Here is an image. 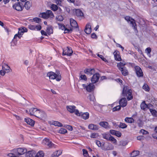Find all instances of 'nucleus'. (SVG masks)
Instances as JSON below:
<instances>
[{
	"mask_svg": "<svg viewBox=\"0 0 157 157\" xmlns=\"http://www.w3.org/2000/svg\"><path fill=\"white\" fill-rule=\"evenodd\" d=\"M97 56L99 58H100L103 61L105 62H107V60L105 58H104L103 56L101 55H99V54H97Z\"/></svg>",
	"mask_w": 157,
	"mask_h": 157,
	"instance_id": "obj_52",
	"label": "nucleus"
},
{
	"mask_svg": "<svg viewBox=\"0 0 157 157\" xmlns=\"http://www.w3.org/2000/svg\"><path fill=\"white\" fill-rule=\"evenodd\" d=\"M89 98L90 101L94 102L95 99V97L93 94H90L89 96Z\"/></svg>",
	"mask_w": 157,
	"mask_h": 157,
	"instance_id": "obj_47",
	"label": "nucleus"
},
{
	"mask_svg": "<svg viewBox=\"0 0 157 157\" xmlns=\"http://www.w3.org/2000/svg\"><path fill=\"white\" fill-rule=\"evenodd\" d=\"M44 141L45 142V144L49 147L51 148L56 147L55 145L53 144L52 142L50 141L49 139H44Z\"/></svg>",
	"mask_w": 157,
	"mask_h": 157,
	"instance_id": "obj_12",
	"label": "nucleus"
},
{
	"mask_svg": "<svg viewBox=\"0 0 157 157\" xmlns=\"http://www.w3.org/2000/svg\"><path fill=\"white\" fill-rule=\"evenodd\" d=\"M84 72L86 74L90 76L94 74V70L91 68L86 69L84 70Z\"/></svg>",
	"mask_w": 157,
	"mask_h": 157,
	"instance_id": "obj_17",
	"label": "nucleus"
},
{
	"mask_svg": "<svg viewBox=\"0 0 157 157\" xmlns=\"http://www.w3.org/2000/svg\"><path fill=\"white\" fill-rule=\"evenodd\" d=\"M6 73H7L3 69L1 70L0 71V74L2 76H4Z\"/></svg>",
	"mask_w": 157,
	"mask_h": 157,
	"instance_id": "obj_62",
	"label": "nucleus"
},
{
	"mask_svg": "<svg viewBox=\"0 0 157 157\" xmlns=\"http://www.w3.org/2000/svg\"><path fill=\"white\" fill-rule=\"evenodd\" d=\"M66 128L69 131H72L73 129L72 127L68 125H67L66 126Z\"/></svg>",
	"mask_w": 157,
	"mask_h": 157,
	"instance_id": "obj_63",
	"label": "nucleus"
},
{
	"mask_svg": "<svg viewBox=\"0 0 157 157\" xmlns=\"http://www.w3.org/2000/svg\"><path fill=\"white\" fill-rule=\"evenodd\" d=\"M2 69L3 70L5 71L7 73H8L10 72V67L7 64H4L2 66Z\"/></svg>",
	"mask_w": 157,
	"mask_h": 157,
	"instance_id": "obj_29",
	"label": "nucleus"
},
{
	"mask_svg": "<svg viewBox=\"0 0 157 157\" xmlns=\"http://www.w3.org/2000/svg\"><path fill=\"white\" fill-rule=\"evenodd\" d=\"M33 21L38 23H40L41 21V19L39 18L35 17L33 18Z\"/></svg>",
	"mask_w": 157,
	"mask_h": 157,
	"instance_id": "obj_51",
	"label": "nucleus"
},
{
	"mask_svg": "<svg viewBox=\"0 0 157 157\" xmlns=\"http://www.w3.org/2000/svg\"><path fill=\"white\" fill-rule=\"evenodd\" d=\"M22 35V34H20V33H18L14 35L13 38L15 39H16L17 41V38L19 39H21Z\"/></svg>",
	"mask_w": 157,
	"mask_h": 157,
	"instance_id": "obj_42",
	"label": "nucleus"
},
{
	"mask_svg": "<svg viewBox=\"0 0 157 157\" xmlns=\"http://www.w3.org/2000/svg\"><path fill=\"white\" fill-rule=\"evenodd\" d=\"M75 6H79L81 4V2L79 0H76L75 1V2L73 3Z\"/></svg>",
	"mask_w": 157,
	"mask_h": 157,
	"instance_id": "obj_56",
	"label": "nucleus"
},
{
	"mask_svg": "<svg viewBox=\"0 0 157 157\" xmlns=\"http://www.w3.org/2000/svg\"><path fill=\"white\" fill-rule=\"evenodd\" d=\"M51 8L52 10L56 11L58 9V6L56 5L53 4L51 5Z\"/></svg>",
	"mask_w": 157,
	"mask_h": 157,
	"instance_id": "obj_48",
	"label": "nucleus"
},
{
	"mask_svg": "<svg viewBox=\"0 0 157 157\" xmlns=\"http://www.w3.org/2000/svg\"><path fill=\"white\" fill-rule=\"evenodd\" d=\"M52 124L55 126H57L59 127H62L63 126V125L61 123L59 122L55 121L52 122Z\"/></svg>",
	"mask_w": 157,
	"mask_h": 157,
	"instance_id": "obj_41",
	"label": "nucleus"
},
{
	"mask_svg": "<svg viewBox=\"0 0 157 157\" xmlns=\"http://www.w3.org/2000/svg\"><path fill=\"white\" fill-rule=\"evenodd\" d=\"M56 19L57 21H61L63 20V18L62 16L59 15L56 17Z\"/></svg>",
	"mask_w": 157,
	"mask_h": 157,
	"instance_id": "obj_53",
	"label": "nucleus"
},
{
	"mask_svg": "<svg viewBox=\"0 0 157 157\" xmlns=\"http://www.w3.org/2000/svg\"><path fill=\"white\" fill-rule=\"evenodd\" d=\"M109 140L111 141L113 143H115L117 142V140L113 137L110 136Z\"/></svg>",
	"mask_w": 157,
	"mask_h": 157,
	"instance_id": "obj_49",
	"label": "nucleus"
},
{
	"mask_svg": "<svg viewBox=\"0 0 157 157\" xmlns=\"http://www.w3.org/2000/svg\"><path fill=\"white\" fill-rule=\"evenodd\" d=\"M125 19L128 22H130V23L132 25V27L134 28V29H136V24L135 23V20L132 18L131 17L127 16L125 17Z\"/></svg>",
	"mask_w": 157,
	"mask_h": 157,
	"instance_id": "obj_6",
	"label": "nucleus"
},
{
	"mask_svg": "<svg viewBox=\"0 0 157 157\" xmlns=\"http://www.w3.org/2000/svg\"><path fill=\"white\" fill-rule=\"evenodd\" d=\"M99 124L100 126L106 129L110 128V126L107 122L101 121L99 123Z\"/></svg>",
	"mask_w": 157,
	"mask_h": 157,
	"instance_id": "obj_18",
	"label": "nucleus"
},
{
	"mask_svg": "<svg viewBox=\"0 0 157 157\" xmlns=\"http://www.w3.org/2000/svg\"><path fill=\"white\" fill-rule=\"evenodd\" d=\"M137 122L138 125L139 127H142L143 126V123L140 119H139Z\"/></svg>",
	"mask_w": 157,
	"mask_h": 157,
	"instance_id": "obj_54",
	"label": "nucleus"
},
{
	"mask_svg": "<svg viewBox=\"0 0 157 157\" xmlns=\"http://www.w3.org/2000/svg\"><path fill=\"white\" fill-rule=\"evenodd\" d=\"M84 31L86 34H90L91 32V25L90 23H88L86 24Z\"/></svg>",
	"mask_w": 157,
	"mask_h": 157,
	"instance_id": "obj_16",
	"label": "nucleus"
},
{
	"mask_svg": "<svg viewBox=\"0 0 157 157\" xmlns=\"http://www.w3.org/2000/svg\"><path fill=\"white\" fill-rule=\"evenodd\" d=\"M143 89L145 91H149V88L148 85L147 84H144L143 86Z\"/></svg>",
	"mask_w": 157,
	"mask_h": 157,
	"instance_id": "obj_43",
	"label": "nucleus"
},
{
	"mask_svg": "<svg viewBox=\"0 0 157 157\" xmlns=\"http://www.w3.org/2000/svg\"><path fill=\"white\" fill-rule=\"evenodd\" d=\"M66 108L67 111L71 113H74L77 115H80L78 110L76 109V107L74 105L67 106Z\"/></svg>",
	"mask_w": 157,
	"mask_h": 157,
	"instance_id": "obj_4",
	"label": "nucleus"
},
{
	"mask_svg": "<svg viewBox=\"0 0 157 157\" xmlns=\"http://www.w3.org/2000/svg\"><path fill=\"white\" fill-rule=\"evenodd\" d=\"M62 153L61 150H58L56 152H54L52 155V157H58Z\"/></svg>",
	"mask_w": 157,
	"mask_h": 157,
	"instance_id": "obj_31",
	"label": "nucleus"
},
{
	"mask_svg": "<svg viewBox=\"0 0 157 157\" xmlns=\"http://www.w3.org/2000/svg\"><path fill=\"white\" fill-rule=\"evenodd\" d=\"M121 72L122 74L124 76H126L128 74V70L126 67L122 68L121 70H119Z\"/></svg>",
	"mask_w": 157,
	"mask_h": 157,
	"instance_id": "obj_30",
	"label": "nucleus"
},
{
	"mask_svg": "<svg viewBox=\"0 0 157 157\" xmlns=\"http://www.w3.org/2000/svg\"><path fill=\"white\" fill-rule=\"evenodd\" d=\"M44 156V153L42 151H40L35 155V157H43Z\"/></svg>",
	"mask_w": 157,
	"mask_h": 157,
	"instance_id": "obj_39",
	"label": "nucleus"
},
{
	"mask_svg": "<svg viewBox=\"0 0 157 157\" xmlns=\"http://www.w3.org/2000/svg\"><path fill=\"white\" fill-rule=\"evenodd\" d=\"M47 76L49 77V79H56L57 81H60L61 79V76L58 74H57L52 72L51 71L48 72L47 74Z\"/></svg>",
	"mask_w": 157,
	"mask_h": 157,
	"instance_id": "obj_2",
	"label": "nucleus"
},
{
	"mask_svg": "<svg viewBox=\"0 0 157 157\" xmlns=\"http://www.w3.org/2000/svg\"><path fill=\"white\" fill-rule=\"evenodd\" d=\"M146 52L147 55H150V53L151 52V49L150 48L148 47L146 48L145 50Z\"/></svg>",
	"mask_w": 157,
	"mask_h": 157,
	"instance_id": "obj_55",
	"label": "nucleus"
},
{
	"mask_svg": "<svg viewBox=\"0 0 157 157\" xmlns=\"http://www.w3.org/2000/svg\"><path fill=\"white\" fill-rule=\"evenodd\" d=\"M58 24L59 29L62 30H64V33H69L72 32V29H67L65 27L64 25L62 24Z\"/></svg>",
	"mask_w": 157,
	"mask_h": 157,
	"instance_id": "obj_9",
	"label": "nucleus"
},
{
	"mask_svg": "<svg viewBox=\"0 0 157 157\" xmlns=\"http://www.w3.org/2000/svg\"><path fill=\"white\" fill-rule=\"evenodd\" d=\"M56 3L58 5L61 6L62 0H55Z\"/></svg>",
	"mask_w": 157,
	"mask_h": 157,
	"instance_id": "obj_61",
	"label": "nucleus"
},
{
	"mask_svg": "<svg viewBox=\"0 0 157 157\" xmlns=\"http://www.w3.org/2000/svg\"><path fill=\"white\" fill-rule=\"evenodd\" d=\"M31 3L29 1L26 2L24 5V6L27 10H29L31 6Z\"/></svg>",
	"mask_w": 157,
	"mask_h": 157,
	"instance_id": "obj_37",
	"label": "nucleus"
},
{
	"mask_svg": "<svg viewBox=\"0 0 157 157\" xmlns=\"http://www.w3.org/2000/svg\"><path fill=\"white\" fill-rule=\"evenodd\" d=\"M80 78L81 79L84 80H86L87 78L85 75H81L80 76Z\"/></svg>",
	"mask_w": 157,
	"mask_h": 157,
	"instance_id": "obj_59",
	"label": "nucleus"
},
{
	"mask_svg": "<svg viewBox=\"0 0 157 157\" xmlns=\"http://www.w3.org/2000/svg\"><path fill=\"white\" fill-rule=\"evenodd\" d=\"M23 5L21 2H18L14 4L13 6V8L15 9L17 11H21L23 8Z\"/></svg>",
	"mask_w": 157,
	"mask_h": 157,
	"instance_id": "obj_8",
	"label": "nucleus"
},
{
	"mask_svg": "<svg viewBox=\"0 0 157 157\" xmlns=\"http://www.w3.org/2000/svg\"><path fill=\"white\" fill-rule=\"evenodd\" d=\"M75 12L76 15L78 17H82L83 15L82 12L79 9L76 10Z\"/></svg>",
	"mask_w": 157,
	"mask_h": 157,
	"instance_id": "obj_33",
	"label": "nucleus"
},
{
	"mask_svg": "<svg viewBox=\"0 0 157 157\" xmlns=\"http://www.w3.org/2000/svg\"><path fill=\"white\" fill-rule=\"evenodd\" d=\"M149 110L153 116L157 117V111L152 109H150Z\"/></svg>",
	"mask_w": 157,
	"mask_h": 157,
	"instance_id": "obj_36",
	"label": "nucleus"
},
{
	"mask_svg": "<svg viewBox=\"0 0 157 157\" xmlns=\"http://www.w3.org/2000/svg\"><path fill=\"white\" fill-rule=\"evenodd\" d=\"M38 111L39 112H37V114H36V117L40 118L46 117V114L44 111L38 109Z\"/></svg>",
	"mask_w": 157,
	"mask_h": 157,
	"instance_id": "obj_13",
	"label": "nucleus"
},
{
	"mask_svg": "<svg viewBox=\"0 0 157 157\" xmlns=\"http://www.w3.org/2000/svg\"><path fill=\"white\" fill-rule=\"evenodd\" d=\"M25 121L29 124L33 126L34 124V121L33 120L28 118H25Z\"/></svg>",
	"mask_w": 157,
	"mask_h": 157,
	"instance_id": "obj_24",
	"label": "nucleus"
},
{
	"mask_svg": "<svg viewBox=\"0 0 157 157\" xmlns=\"http://www.w3.org/2000/svg\"><path fill=\"white\" fill-rule=\"evenodd\" d=\"M110 136L109 134H104L103 135V138L104 139L109 140Z\"/></svg>",
	"mask_w": 157,
	"mask_h": 157,
	"instance_id": "obj_46",
	"label": "nucleus"
},
{
	"mask_svg": "<svg viewBox=\"0 0 157 157\" xmlns=\"http://www.w3.org/2000/svg\"><path fill=\"white\" fill-rule=\"evenodd\" d=\"M98 136L97 134L93 133L91 134L90 137L91 138H96L98 137Z\"/></svg>",
	"mask_w": 157,
	"mask_h": 157,
	"instance_id": "obj_58",
	"label": "nucleus"
},
{
	"mask_svg": "<svg viewBox=\"0 0 157 157\" xmlns=\"http://www.w3.org/2000/svg\"><path fill=\"white\" fill-rule=\"evenodd\" d=\"M119 103L121 107H124L127 105V100L125 98H123L120 100Z\"/></svg>",
	"mask_w": 157,
	"mask_h": 157,
	"instance_id": "obj_14",
	"label": "nucleus"
},
{
	"mask_svg": "<svg viewBox=\"0 0 157 157\" xmlns=\"http://www.w3.org/2000/svg\"><path fill=\"white\" fill-rule=\"evenodd\" d=\"M27 31L28 29L25 27L20 28L18 29V33L23 35L24 33L27 32Z\"/></svg>",
	"mask_w": 157,
	"mask_h": 157,
	"instance_id": "obj_28",
	"label": "nucleus"
},
{
	"mask_svg": "<svg viewBox=\"0 0 157 157\" xmlns=\"http://www.w3.org/2000/svg\"><path fill=\"white\" fill-rule=\"evenodd\" d=\"M94 87V85L92 83H90L88 85L85 86L86 90L89 92L92 91L93 90Z\"/></svg>",
	"mask_w": 157,
	"mask_h": 157,
	"instance_id": "obj_20",
	"label": "nucleus"
},
{
	"mask_svg": "<svg viewBox=\"0 0 157 157\" xmlns=\"http://www.w3.org/2000/svg\"><path fill=\"white\" fill-rule=\"evenodd\" d=\"M39 17L44 19H47L48 18H53L54 15L52 11L50 10H47L46 12L40 13Z\"/></svg>",
	"mask_w": 157,
	"mask_h": 157,
	"instance_id": "obj_3",
	"label": "nucleus"
},
{
	"mask_svg": "<svg viewBox=\"0 0 157 157\" xmlns=\"http://www.w3.org/2000/svg\"><path fill=\"white\" fill-rule=\"evenodd\" d=\"M46 32L48 35L53 33V30L51 26H48L47 28Z\"/></svg>",
	"mask_w": 157,
	"mask_h": 157,
	"instance_id": "obj_38",
	"label": "nucleus"
},
{
	"mask_svg": "<svg viewBox=\"0 0 157 157\" xmlns=\"http://www.w3.org/2000/svg\"><path fill=\"white\" fill-rule=\"evenodd\" d=\"M152 136L154 138L157 139V132H154Z\"/></svg>",
	"mask_w": 157,
	"mask_h": 157,
	"instance_id": "obj_64",
	"label": "nucleus"
},
{
	"mask_svg": "<svg viewBox=\"0 0 157 157\" xmlns=\"http://www.w3.org/2000/svg\"><path fill=\"white\" fill-rule=\"evenodd\" d=\"M58 132L61 134H65L67 133V130L64 128H61L59 131Z\"/></svg>",
	"mask_w": 157,
	"mask_h": 157,
	"instance_id": "obj_45",
	"label": "nucleus"
},
{
	"mask_svg": "<svg viewBox=\"0 0 157 157\" xmlns=\"http://www.w3.org/2000/svg\"><path fill=\"white\" fill-rule=\"evenodd\" d=\"M80 115L78 116H81V117L84 120L88 119L89 117V114L88 112L85 113H79Z\"/></svg>",
	"mask_w": 157,
	"mask_h": 157,
	"instance_id": "obj_19",
	"label": "nucleus"
},
{
	"mask_svg": "<svg viewBox=\"0 0 157 157\" xmlns=\"http://www.w3.org/2000/svg\"><path fill=\"white\" fill-rule=\"evenodd\" d=\"M100 75L97 73L94 74L91 78V81L93 84H94L98 82L100 78Z\"/></svg>",
	"mask_w": 157,
	"mask_h": 157,
	"instance_id": "obj_7",
	"label": "nucleus"
},
{
	"mask_svg": "<svg viewBox=\"0 0 157 157\" xmlns=\"http://www.w3.org/2000/svg\"><path fill=\"white\" fill-rule=\"evenodd\" d=\"M36 152L34 150H31L26 152L25 154L26 157H35Z\"/></svg>",
	"mask_w": 157,
	"mask_h": 157,
	"instance_id": "obj_15",
	"label": "nucleus"
},
{
	"mask_svg": "<svg viewBox=\"0 0 157 157\" xmlns=\"http://www.w3.org/2000/svg\"><path fill=\"white\" fill-rule=\"evenodd\" d=\"M82 151L83 155H84V156L86 157L88 154L87 151L85 149H82Z\"/></svg>",
	"mask_w": 157,
	"mask_h": 157,
	"instance_id": "obj_60",
	"label": "nucleus"
},
{
	"mask_svg": "<svg viewBox=\"0 0 157 157\" xmlns=\"http://www.w3.org/2000/svg\"><path fill=\"white\" fill-rule=\"evenodd\" d=\"M140 107L141 109L144 110L147 109V105L146 104L145 101H143L141 104Z\"/></svg>",
	"mask_w": 157,
	"mask_h": 157,
	"instance_id": "obj_34",
	"label": "nucleus"
},
{
	"mask_svg": "<svg viewBox=\"0 0 157 157\" xmlns=\"http://www.w3.org/2000/svg\"><path fill=\"white\" fill-rule=\"evenodd\" d=\"M140 132L142 133L143 135H146L148 133L147 131L143 129H142L140 130Z\"/></svg>",
	"mask_w": 157,
	"mask_h": 157,
	"instance_id": "obj_57",
	"label": "nucleus"
},
{
	"mask_svg": "<svg viewBox=\"0 0 157 157\" xmlns=\"http://www.w3.org/2000/svg\"><path fill=\"white\" fill-rule=\"evenodd\" d=\"M73 51L72 49L69 47H67L64 49H63V55H67L70 56L72 55Z\"/></svg>",
	"mask_w": 157,
	"mask_h": 157,
	"instance_id": "obj_5",
	"label": "nucleus"
},
{
	"mask_svg": "<svg viewBox=\"0 0 157 157\" xmlns=\"http://www.w3.org/2000/svg\"><path fill=\"white\" fill-rule=\"evenodd\" d=\"M125 121L127 123H132L134 122V120L132 117H126L124 119Z\"/></svg>",
	"mask_w": 157,
	"mask_h": 157,
	"instance_id": "obj_35",
	"label": "nucleus"
},
{
	"mask_svg": "<svg viewBox=\"0 0 157 157\" xmlns=\"http://www.w3.org/2000/svg\"><path fill=\"white\" fill-rule=\"evenodd\" d=\"M28 27L30 29L33 30L39 31L41 29V26L39 24L36 25H30Z\"/></svg>",
	"mask_w": 157,
	"mask_h": 157,
	"instance_id": "obj_10",
	"label": "nucleus"
},
{
	"mask_svg": "<svg viewBox=\"0 0 157 157\" xmlns=\"http://www.w3.org/2000/svg\"><path fill=\"white\" fill-rule=\"evenodd\" d=\"M113 55L114 57V59L115 60L118 61H121V59L119 55V53L118 51H115L113 52Z\"/></svg>",
	"mask_w": 157,
	"mask_h": 157,
	"instance_id": "obj_21",
	"label": "nucleus"
},
{
	"mask_svg": "<svg viewBox=\"0 0 157 157\" xmlns=\"http://www.w3.org/2000/svg\"><path fill=\"white\" fill-rule=\"evenodd\" d=\"M126 64V63L124 61L120 62L117 64V67L119 70H121L122 68L124 67V65Z\"/></svg>",
	"mask_w": 157,
	"mask_h": 157,
	"instance_id": "obj_27",
	"label": "nucleus"
},
{
	"mask_svg": "<svg viewBox=\"0 0 157 157\" xmlns=\"http://www.w3.org/2000/svg\"><path fill=\"white\" fill-rule=\"evenodd\" d=\"M88 128L93 130H97L98 129L99 127L97 125L90 124L89 125Z\"/></svg>",
	"mask_w": 157,
	"mask_h": 157,
	"instance_id": "obj_25",
	"label": "nucleus"
},
{
	"mask_svg": "<svg viewBox=\"0 0 157 157\" xmlns=\"http://www.w3.org/2000/svg\"><path fill=\"white\" fill-rule=\"evenodd\" d=\"M29 111L31 115L35 116H36V114H37V112H39L38 111V109L35 108H31L29 109Z\"/></svg>",
	"mask_w": 157,
	"mask_h": 157,
	"instance_id": "obj_22",
	"label": "nucleus"
},
{
	"mask_svg": "<svg viewBox=\"0 0 157 157\" xmlns=\"http://www.w3.org/2000/svg\"><path fill=\"white\" fill-rule=\"evenodd\" d=\"M128 86H124L122 94L123 96H125L127 95V93Z\"/></svg>",
	"mask_w": 157,
	"mask_h": 157,
	"instance_id": "obj_32",
	"label": "nucleus"
},
{
	"mask_svg": "<svg viewBox=\"0 0 157 157\" xmlns=\"http://www.w3.org/2000/svg\"><path fill=\"white\" fill-rule=\"evenodd\" d=\"M139 151H133L131 154V156L132 157L136 156L139 154Z\"/></svg>",
	"mask_w": 157,
	"mask_h": 157,
	"instance_id": "obj_40",
	"label": "nucleus"
},
{
	"mask_svg": "<svg viewBox=\"0 0 157 157\" xmlns=\"http://www.w3.org/2000/svg\"><path fill=\"white\" fill-rule=\"evenodd\" d=\"M70 24L71 26L73 28H77L78 25L76 21L74 19L71 18L70 20Z\"/></svg>",
	"mask_w": 157,
	"mask_h": 157,
	"instance_id": "obj_23",
	"label": "nucleus"
},
{
	"mask_svg": "<svg viewBox=\"0 0 157 157\" xmlns=\"http://www.w3.org/2000/svg\"><path fill=\"white\" fill-rule=\"evenodd\" d=\"M135 71L138 77H142L143 76V72L141 68L138 66H136L135 67Z\"/></svg>",
	"mask_w": 157,
	"mask_h": 157,
	"instance_id": "obj_11",
	"label": "nucleus"
},
{
	"mask_svg": "<svg viewBox=\"0 0 157 157\" xmlns=\"http://www.w3.org/2000/svg\"><path fill=\"white\" fill-rule=\"evenodd\" d=\"M127 98L128 101L130 100L133 98L132 95V90L131 89L128 90L127 93Z\"/></svg>",
	"mask_w": 157,
	"mask_h": 157,
	"instance_id": "obj_26",
	"label": "nucleus"
},
{
	"mask_svg": "<svg viewBox=\"0 0 157 157\" xmlns=\"http://www.w3.org/2000/svg\"><path fill=\"white\" fill-rule=\"evenodd\" d=\"M119 127L122 128H125L127 127V125L125 123L120 122Z\"/></svg>",
	"mask_w": 157,
	"mask_h": 157,
	"instance_id": "obj_44",
	"label": "nucleus"
},
{
	"mask_svg": "<svg viewBox=\"0 0 157 157\" xmlns=\"http://www.w3.org/2000/svg\"><path fill=\"white\" fill-rule=\"evenodd\" d=\"M121 105H118L114 107L113 109V112H114L117 110H119L121 109Z\"/></svg>",
	"mask_w": 157,
	"mask_h": 157,
	"instance_id": "obj_50",
	"label": "nucleus"
},
{
	"mask_svg": "<svg viewBox=\"0 0 157 157\" xmlns=\"http://www.w3.org/2000/svg\"><path fill=\"white\" fill-rule=\"evenodd\" d=\"M27 151V149L25 148H19L14 149L13 150V153L9 154V156L10 157H21L19 156L26 153Z\"/></svg>",
	"mask_w": 157,
	"mask_h": 157,
	"instance_id": "obj_1",
	"label": "nucleus"
}]
</instances>
